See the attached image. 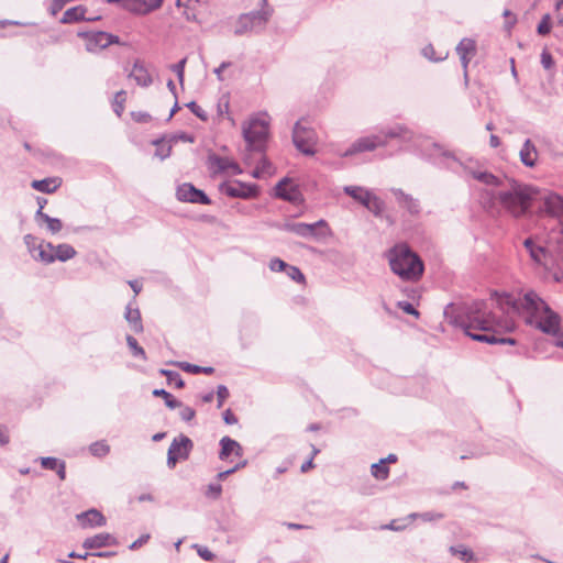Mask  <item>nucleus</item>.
Instances as JSON below:
<instances>
[{
  "label": "nucleus",
  "mask_w": 563,
  "mask_h": 563,
  "mask_svg": "<svg viewBox=\"0 0 563 563\" xmlns=\"http://www.w3.org/2000/svg\"><path fill=\"white\" fill-rule=\"evenodd\" d=\"M510 314L554 340L563 334L561 316L533 289L521 290L518 296L494 290L489 300L452 301L443 310L444 319L452 327L463 330L474 341L490 345L517 344L516 339L506 335L517 328Z\"/></svg>",
  "instance_id": "obj_1"
},
{
  "label": "nucleus",
  "mask_w": 563,
  "mask_h": 563,
  "mask_svg": "<svg viewBox=\"0 0 563 563\" xmlns=\"http://www.w3.org/2000/svg\"><path fill=\"white\" fill-rule=\"evenodd\" d=\"M343 192L351 197L354 201L358 202L364 208H369L368 201L372 199L374 192L365 187L355 186V185H346L343 187Z\"/></svg>",
  "instance_id": "obj_22"
},
{
  "label": "nucleus",
  "mask_w": 563,
  "mask_h": 563,
  "mask_svg": "<svg viewBox=\"0 0 563 563\" xmlns=\"http://www.w3.org/2000/svg\"><path fill=\"white\" fill-rule=\"evenodd\" d=\"M416 518H420L424 522H431L443 519L444 515L442 512L437 511L412 512L407 516L406 520L412 521Z\"/></svg>",
  "instance_id": "obj_41"
},
{
  "label": "nucleus",
  "mask_w": 563,
  "mask_h": 563,
  "mask_svg": "<svg viewBox=\"0 0 563 563\" xmlns=\"http://www.w3.org/2000/svg\"><path fill=\"white\" fill-rule=\"evenodd\" d=\"M219 459L221 461H230L231 455L241 457L244 453L243 446L229 435H224L219 441Z\"/></svg>",
  "instance_id": "obj_19"
},
{
  "label": "nucleus",
  "mask_w": 563,
  "mask_h": 563,
  "mask_svg": "<svg viewBox=\"0 0 563 563\" xmlns=\"http://www.w3.org/2000/svg\"><path fill=\"white\" fill-rule=\"evenodd\" d=\"M133 303H135V297L133 298L132 301H130L126 305L125 311H124V319L128 321V323L130 324L133 332L139 334V333L143 332L144 327H143V322H142L141 311L137 307L133 308Z\"/></svg>",
  "instance_id": "obj_25"
},
{
  "label": "nucleus",
  "mask_w": 563,
  "mask_h": 563,
  "mask_svg": "<svg viewBox=\"0 0 563 563\" xmlns=\"http://www.w3.org/2000/svg\"><path fill=\"white\" fill-rule=\"evenodd\" d=\"M218 190L229 198L255 199L261 195L260 185L240 179L223 180L218 185Z\"/></svg>",
  "instance_id": "obj_12"
},
{
  "label": "nucleus",
  "mask_w": 563,
  "mask_h": 563,
  "mask_svg": "<svg viewBox=\"0 0 563 563\" xmlns=\"http://www.w3.org/2000/svg\"><path fill=\"white\" fill-rule=\"evenodd\" d=\"M451 551L453 554L460 556V559L465 563H471L475 561V554L473 550L465 548L463 545L451 547Z\"/></svg>",
  "instance_id": "obj_43"
},
{
  "label": "nucleus",
  "mask_w": 563,
  "mask_h": 563,
  "mask_svg": "<svg viewBox=\"0 0 563 563\" xmlns=\"http://www.w3.org/2000/svg\"><path fill=\"white\" fill-rule=\"evenodd\" d=\"M194 449V441L185 434L175 437L167 451V466L173 470L180 461L189 459Z\"/></svg>",
  "instance_id": "obj_13"
},
{
  "label": "nucleus",
  "mask_w": 563,
  "mask_h": 563,
  "mask_svg": "<svg viewBox=\"0 0 563 563\" xmlns=\"http://www.w3.org/2000/svg\"><path fill=\"white\" fill-rule=\"evenodd\" d=\"M179 408H180V411H179L180 419L187 423H190L196 417V410L194 408H191L190 406H185L184 404Z\"/></svg>",
  "instance_id": "obj_57"
},
{
  "label": "nucleus",
  "mask_w": 563,
  "mask_h": 563,
  "mask_svg": "<svg viewBox=\"0 0 563 563\" xmlns=\"http://www.w3.org/2000/svg\"><path fill=\"white\" fill-rule=\"evenodd\" d=\"M520 162L528 168H533L538 162V150L530 139H526L519 152Z\"/></svg>",
  "instance_id": "obj_26"
},
{
  "label": "nucleus",
  "mask_w": 563,
  "mask_h": 563,
  "mask_svg": "<svg viewBox=\"0 0 563 563\" xmlns=\"http://www.w3.org/2000/svg\"><path fill=\"white\" fill-rule=\"evenodd\" d=\"M222 419L225 424L232 426L238 423L239 419L232 409L228 408L222 412Z\"/></svg>",
  "instance_id": "obj_63"
},
{
  "label": "nucleus",
  "mask_w": 563,
  "mask_h": 563,
  "mask_svg": "<svg viewBox=\"0 0 563 563\" xmlns=\"http://www.w3.org/2000/svg\"><path fill=\"white\" fill-rule=\"evenodd\" d=\"M34 220L37 223V225H40V227L43 223H45L47 227V230L52 234H56L63 229V222L59 218L51 217L41 210H36L35 214H34Z\"/></svg>",
  "instance_id": "obj_29"
},
{
  "label": "nucleus",
  "mask_w": 563,
  "mask_h": 563,
  "mask_svg": "<svg viewBox=\"0 0 563 563\" xmlns=\"http://www.w3.org/2000/svg\"><path fill=\"white\" fill-rule=\"evenodd\" d=\"M151 144L156 147L154 155L161 161L168 158L172 154V145L168 143L167 134H163L151 141Z\"/></svg>",
  "instance_id": "obj_33"
},
{
  "label": "nucleus",
  "mask_w": 563,
  "mask_h": 563,
  "mask_svg": "<svg viewBox=\"0 0 563 563\" xmlns=\"http://www.w3.org/2000/svg\"><path fill=\"white\" fill-rule=\"evenodd\" d=\"M77 36L85 40L86 51L97 54L111 45H124L121 37L106 31H78Z\"/></svg>",
  "instance_id": "obj_10"
},
{
  "label": "nucleus",
  "mask_w": 563,
  "mask_h": 563,
  "mask_svg": "<svg viewBox=\"0 0 563 563\" xmlns=\"http://www.w3.org/2000/svg\"><path fill=\"white\" fill-rule=\"evenodd\" d=\"M460 168L463 169V172L470 177H472V172L478 173L482 170L479 162L472 157H468L466 161L462 159V165Z\"/></svg>",
  "instance_id": "obj_48"
},
{
  "label": "nucleus",
  "mask_w": 563,
  "mask_h": 563,
  "mask_svg": "<svg viewBox=\"0 0 563 563\" xmlns=\"http://www.w3.org/2000/svg\"><path fill=\"white\" fill-rule=\"evenodd\" d=\"M166 383L168 386H173L176 389H183L186 386L185 380L177 371H173V373L168 375V380Z\"/></svg>",
  "instance_id": "obj_55"
},
{
  "label": "nucleus",
  "mask_w": 563,
  "mask_h": 563,
  "mask_svg": "<svg viewBox=\"0 0 563 563\" xmlns=\"http://www.w3.org/2000/svg\"><path fill=\"white\" fill-rule=\"evenodd\" d=\"M185 107L189 109V111L196 115L198 119H200L203 122H207L209 119L208 113L195 101L191 100L187 103H185Z\"/></svg>",
  "instance_id": "obj_49"
},
{
  "label": "nucleus",
  "mask_w": 563,
  "mask_h": 563,
  "mask_svg": "<svg viewBox=\"0 0 563 563\" xmlns=\"http://www.w3.org/2000/svg\"><path fill=\"white\" fill-rule=\"evenodd\" d=\"M62 185V180L58 177H46L43 179H34L31 183V187L43 194H53L55 192L59 186Z\"/></svg>",
  "instance_id": "obj_30"
},
{
  "label": "nucleus",
  "mask_w": 563,
  "mask_h": 563,
  "mask_svg": "<svg viewBox=\"0 0 563 563\" xmlns=\"http://www.w3.org/2000/svg\"><path fill=\"white\" fill-rule=\"evenodd\" d=\"M457 55H471L475 56L477 52V45L475 40L464 37L460 41V43L455 47Z\"/></svg>",
  "instance_id": "obj_37"
},
{
  "label": "nucleus",
  "mask_w": 563,
  "mask_h": 563,
  "mask_svg": "<svg viewBox=\"0 0 563 563\" xmlns=\"http://www.w3.org/2000/svg\"><path fill=\"white\" fill-rule=\"evenodd\" d=\"M36 240H37V238L31 233L25 234L23 238L24 244L26 245V247L32 256L37 255V253H38V245L37 246L35 245Z\"/></svg>",
  "instance_id": "obj_61"
},
{
  "label": "nucleus",
  "mask_w": 563,
  "mask_h": 563,
  "mask_svg": "<svg viewBox=\"0 0 563 563\" xmlns=\"http://www.w3.org/2000/svg\"><path fill=\"white\" fill-rule=\"evenodd\" d=\"M118 539L108 532H101L84 540L82 548L86 550H100L107 547H117Z\"/></svg>",
  "instance_id": "obj_20"
},
{
  "label": "nucleus",
  "mask_w": 563,
  "mask_h": 563,
  "mask_svg": "<svg viewBox=\"0 0 563 563\" xmlns=\"http://www.w3.org/2000/svg\"><path fill=\"white\" fill-rule=\"evenodd\" d=\"M64 462L65 461H63L58 457H55V456L40 457V464H41L42 468L46 470V471L55 472Z\"/></svg>",
  "instance_id": "obj_46"
},
{
  "label": "nucleus",
  "mask_w": 563,
  "mask_h": 563,
  "mask_svg": "<svg viewBox=\"0 0 563 563\" xmlns=\"http://www.w3.org/2000/svg\"><path fill=\"white\" fill-rule=\"evenodd\" d=\"M288 266L289 264L279 257H274L269 262V269L272 272L284 273L285 271H287Z\"/></svg>",
  "instance_id": "obj_58"
},
{
  "label": "nucleus",
  "mask_w": 563,
  "mask_h": 563,
  "mask_svg": "<svg viewBox=\"0 0 563 563\" xmlns=\"http://www.w3.org/2000/svg\"><path fill=\"white\" fill-rule=\"evenodd\" d=\"M422 157L438 168L460 174L462 158L455 152L445 148L439 142H432L429 147L422 152Z\"/></svg>",
  "instance_id": "obj_7"
},
{
  "label": "nucleus",
  "mask_w": 563,
  "mask_h": 563,
  "mask_svg": "<svg viewBox=\"0 0 563 563\" xmlns=\"http://www.w3.org/2000/svg\"><path fill=\"white\" fill-rule=\"evenodd\" d=\"M87 8L82 4L71 7L67 9L62 19L59 20L63 24H73L86 20Z\"/></svg>",
  "instance_id": "obj_32"
},
{
  "label": "nucleus",
  "mask_w": 563,
  "mask_h": 563,
  "mask_svg": "<svg viewBox=\"0 0 563 563\" xmlns=\"http://www.w3.org/2000/svg\"><path fill=\"white\" fill-rule=\"evenodd\" d=\"M271 228H274L279 231L294 233L300 238L308 239V229L306 222H278L272 221L268 223Z\"/></svg>",
  "instance_id": "obj_23"
},
{
  "label": "nucleus",
  "mask_w": 563,
  "mask_h": 563,
  "mask_svg": "<svg viewBox=\"0 0 563 563\" xmlns=\"http://www.w3.org/2000/svg\"><path fill=\"white\" fill-rule=\"evenodd\" d=\"M242 135L247 151L265 153L269 137L268 122L260 117H254L243 125Z\"/></svg>",
  "instance_id": "obj_6"
},
{
  "label": "nucleus",
  "mask_w": 563,
  "mask_h": 563,
  "mask_svg": "<svg viewBox=\"0 0 563 563\" xmlns=\"http://www.w3.org/2000/svg\"><path fill=\"white\" fill-rule=\"evenodd\" d=\"M390 468L385 461L379 460L371 465V474L378 481H385L389 477Z\"/></svg>",
  "instance_id": "obj_38"
},
{
  "label": "nucleus",
  "mask_w": 563,
  "mask_h": 563,
  "mask_svg": "<svg viewBox=\"0 0 563 563\" xmlns=\"http://www.w3.org/2000/svg\"><path fill=\"white\" fill-rule=\"evenodd\" d=\"M125 100H126V91L125 90H119L115 92L113 102H112V108H113V112L118 117H121L124 111Z\"/></svg>",
  "instance_id": "obj_44"
},
{
  "label": "nucleus",
  "mask_w": 563,
  "mask_h": 563,
  "mask_svg": "<svg viewBox=\"0 0 563 563\" xmlns=\"http://www.w3.org/2000/svg\"><path fill=\"white\" fill-rule=\"evenodd\" d=\"M286 275L294 280L297 284H305L306 283V276L301 272V269L297 266L290 265L288 266L287 271H285Z\"/></svg>",
  "instance_id": "obj_50"
},
{
  "label": "nucleus",
  "mask_w": 563,
  "mask_h": 563,
  "mask_svg": "<svg viewBox=\"0 0 563 563\" xmlns=\"http://www.w3.org/2000/svg\"><path fill=\"white\" fill-rule=\"evenodd\" d=\"M76 520L82 529L103 527L107 518L97 508H90L76 515Z\"/></svg>",
  "instance_id": "obj_18"
},
{
  "label": "nucleus",
  "mask_w": 563,
  "mask_h": 563,
  "mask_svg": "<svg viewBox=\"0 0 563 563\" xmlns=\"http://www.w3.org/2000/svg\"><path fill=\"white\" fill-rule=\"evenodd\" d=\"M391 192L394 194L398 205L406 209L411 216H418L420 213L421 208L418 199L413 198L409 194H406L400 188H393Z\"/></svg>",
  "instance_id": "obj_21"
},
{
  "label": "nucleus",
  "mask_w": 563,
  "mask_h": 563,
  "mask_svg": "<svg viewBox=\"0 0 563 563\" xmlns=\"http://www.w3.org/2000/svg\"><path fill=\"white\" fill-rule=\"evenodd\" d=\"M217 400H218V408H221L224 404V401L229 398L230 391L229 388L225 385H218L217 386Z\"/></svg>",
  "instance_id": "obj_59"
},
{
  "label": "nucleus",
  "mask_w": 563,
  "mask_h": 563,
  "mask_svg": "<svg viewBox=\"0 0 563 563\" xmlns=\"http://www.w3.org/2000/svg\"><path fill=\"white\" fill-rule=\"evenodd\" d=\"M273 13L274 9L253 10L251 12L241 13L235 22L234 35L242 36L249 32L261 33L265 30Z\"/></svg>",
  "instance_id": "obj_8"
},
{
  "label": "nucleus",
  "mask_w": 563,
  "mask_h": 563,
  "mask_svg": "<svg viewBox=\"0 0 563 563\" xmlns=\"http://www.w3.org/2000/svg\"><path fill=\"white\" fill-rule=\"evenodd\" d=\"M269 195L275 199L289 202L294 206H301L306 202V198L299 185L289 176L280 178L272 188Z\"/></svg>",
  "instance_id": "obj_11"
},
{
  "label": "nucleus",
  "mask_w": 563,
  "mask_h": 563,
  "mask_svg": "<svg viewBox=\"0 0 563 563\" xmlns=\"http://www.w3.org/2000/svg\"><path fill=\"white\" fill-rule=\"evenodd\" d=\"M131 118L137 123H148L153 120L152 115L145 111H132Z\"/></svg>",
  "instance_id": "obj_62"
},
{
  "label": "nucleus",
  "mask_w": 563,
  "mask_h": 563,
  "mask_svg": "<svg viewBox=\"0 0 563 563\" xmlns=\"http://www.w3.org/2000/svg\"><path fill=\"white\" fill-rule=\"evenodd\" d=\"M273 168L272 162L267 156L263 155L257 162L255 168L251 172V176L256 179H262L265 175H272Z\"/></svg>",
  "instance_id": "obj_35"
},
{
  "label": "nucleus",
  "mask_w": 563,
  "mask_h": 563,
  "mask_svg": "<svg viewBox=\"0 0 563 563\" xmlns=\"http://www.w3.org/2000/svg\"><path fill=\"white\" fill-rule=\"evenodd\" d=\"M397 307L406 314L413 316L417 319L420 317L419 310L410 301L400 300L397 302Z\"/></svg>",
  "instance_id": "obj_54"
},
{
  "label": "nucleus",
  "mask_w": 563,
  "mask_h": 563,
  "mask_svg": "<svg viewBox=\"0 0 563 563\" xmlns=\"http://www.w3.org/2000/svg\"><path fill=\"white\" fill-rule=\"evenodd\" d=\"M150 538H151V536L148 533L140 536L135 541H133L129 545V549L131 551H135V550L140 549L141 547H143L145 543L148 542Z\"/></svg>",
  "instance_id": "obj_64"
},
{
  "label": "nucleus",
  "mask_w": 563,
  "mask_h": 563,
  "mask_svg": "<svg viewBox=\"0 0 563 563\" xmlns=\"http://www.w3.org/2000/svg\"><path fill=\"white\" fill-rule=\"evenodd\" d=\"M191 548L195 549L199 558L206 562H212L216 559V554L206 545L195 543Z\"/></svg>",
  "instance_id": "obj_51"
},
{
  "label": "nucleus",
  "mask_w": 563,
  "mask_h": 563,
  "mask_svg": "<svg viewBox=\"0 0 563 563\" xmlns=\"http://www.w3.org/2000/svg\"><path fill=\"white\" fill-rule=\"evenodd\" d=\"M422 55L431 62H441L446 58V55L437 56L432 44H428L422 48Z\"/></svg>",
  "instance_id": "obj_56"
},
{
  "label": "nucleus",
  "mask_w": 563,
  "mask_h": 563,
  "mask_svg": "<svg viewBox=\"0 0 563 563\" xmlns=\"http://www.w3.org/2000/svg\"><path fill=\"white\" fill-rule=\"evenodd\" d=\"M167 364L177 366L181 371L192 375H212L216 372V368L212 366H200L189 362L169 361Z\"/></svg>",
  "instance_id": "obj_31"
},
{
  "label": "nucleus",
  "mask_w": 563,
  "mask_h": 563,
  "mask_svg": "<svg viewBox=\"0 0 563 563\" xmlns=\"http://www.w3.org/2000/svg\"><path fill=\"white\" fill-rule=\"evenodd\" d=\"M308 239H314L317 241L324 239L332 234L331 228L327 220L319 219L313 223H307Z\"/></svg>",
  "instance_id": "obj_28"
},
{
  "label": "nucleus",
  "mask_w": 563,
  "mask_h": 563,
  "mask_svg": "<svg viewBox=\"0 0 563 563\" xmlns=\"http://www.w3.org/2000/svg\"><path fill=\"white\" fill-rule=\"evenodd\" d=\"M523 246L529 253L531 260L539 265L542 264L543 258L549 254L548 249L538 244L531 236L523 241Z\"/></svg>",
  "instance_id": "obj_27"
},
{
  "label": "nucleus",
  "mask_w": 563,
  "mask_h": 563,
  "mask_svg": "<svg viewBox=\"0 0 563 563\" xmlns=\"http://www.w3.org/2000/svg\"><path fill=\"white\" fill-rule=\"evenodd\" d=\"M89 452L96 457H104L110 452V445L106 440H100L89 445Z\"/></svg>",
  "instance_id": "obj_42"
},
{
  "label": "nucleus",
  "mask_w": 563,
  "mask_h": 563,
  "mask_svg": "<svg viewBox=\"0 0 563 563\" xmlns=\"http://www.w3.org/2000/svg\"><path fill=\"white\" fill-rule=\"evenodd\" d=\"M541 65L547 70L552 69L555 65L554 57L547 48H544L541 53Z\"/></svg>",
  "instance_id": "obj_60"
},
{
  "label": "nucleus",
  "mask_w": 563,
  "mask_h": 563,
  "mask_svg": "<svg viewBox=\"0 0 563 563\" xmlns=\"http://www.w3.org/2000/svg\"><path fill=\"white\" fill-rule=\"evenodd\" d=\"M418 139L417 134L407 125L396 123L382 129L377 134L356 139L347 148L340 153V156L346 158L360 153L373 152L380 146H385L388 140L417 144Z\"/></svg>",
  "instance_id": "obj_3"
},
{
  "label": "nucleus",
  "mask_w": 563,
  "mask_h": 563,
  "mask_svg": "<svg viewBox=\"0 0 563 563\" xmlns=\"http://www.w3.org/2000/svg\"><path fill=\"white\" fill-rule=\"evenodd\" d=\"M539 211L549 218V243L555 244L559 251L563 250V197L555 192L545 195L540 205Z\"/></svg>",
  "instance_id": "obj_5"
},
{
  "label": "nucleus",
  "mask_w": 563,
  "mask_h": 563,
  "mask_svg": "<svg viewBox=\"0 0 563 563\" xmlns=\"http://www.w3.org/2000/svg\"><path fill=\"white\" fill-rule=\"evenodd\" d=\"M553 27L552 16L550 13H545L542 15L541 20L537 24L536 32L539 36H547L551 33Z\"/></svg>",
  "instance_id": "obj_40"
},
{
  "label": "nucleus",
  "mask_w": 563,
  "mask_h": 563,
  "mask_svg": "<svg viewBox=\"0 0 563 563\" xmlns=\"http://www.w3.org/2000/svg\"><path fill=\"white\" fill-rule=\"evenodd\" d=\"M369 208H366L369 212H372L375 217H380L385 211V202L375 194L372 199H369L368 205Z\"/></svg>",
  "instance_id": "obj_45"
},
{
  "label": "nucleus",
  "mask_w": 563,
  "mask_h": 563,
  "mask_svg": "<svg viewBox=\"0 0 563 563\" xmlns=\"http://www.w3.org/2000/svg\"><path fill=\"white\" fill-rule=\"evenodd\" d=\"M532 200L533 188L516 179H510L509 188L497 194L490 189H483L479 194V202L486 212L490 214L498 212V205H500L516 218L529 213Z\"/></svg>",
  "instance_id": "obj_2"
},
{
  "label": "nucleus",
  "mask_w": 563,
  "mask_h": 563,
  "mask_svg": "<svg viewBox=\"0 0 563 563\" xmlns=\"http://www.w3.org/2000/svg\"><path fill=\"white\" fill-rule=\"evenodd\" d=\"M221 494L222 485L220 483H210L205 490V496L211 500L219 499Z\"/></svg>",
  "instance_id": "obj_52"
},
{
  "label": "nucleus",
  "mask_w": 563,
  "mask_h": 563,
  "mask_svg": "<svg viewBox=\"0 0 563 563\" xmlns=\"http://www.w3.org/2000/svg\"><path fill=\"white\" fill-rule=\"evenodd\" d=\"M472 178L486 186L501 187L504 185L498 176L487 169H482L478 173L472 172Z\"/></svg>",
  "instance_id": "obj_34"
},
{
  "label": "nucleus",
  "mask_w": 563,
  "mask_h": 563,
  "mask_svg": "<svg viewBox=\"0 0 563 563\" xmlns=\"http://www.w3.org/2000/svg\"><path fill=\"white\" fill-rule=\"evenodd\" d=\"M168 143L172 145L178 141L186 142V143H194L196 137L194 134L179 131L172 134H167Z\"/></svg>",
  "instance_id": "obj_47"
},
{
  "label": "nucleus",
  "mask_w": 563,
  "mask_h": 563,
  "mask_svg": "<svg viewBox=\"0 0 563 563\" xmlns=\"http://www.w3.org/2000/svg\"><path fill=\"white\" fill-rule=\"evenodd\" d=\"M232 158L227 156H220L212 150L208 151L206 165L209 170L210 177L214 178L218 175H224L229 173Z\"/></svg>",
  "instance_id": "obj_17"
},
{
  "label": "nucleus",
  "mask_w": 563,
  "mask_h": 563,
  "mask_svg": "<svg viewBox=\"0 0 563 563\" xmlns=\"http://www.w3.org/2000/svg\"><path fill=\"white\" fill-rule=\"evenodd\" d=\"M153 397L162 398L164 404L169 409H176L183 406V402L178 400L172 393L167 391L164 388H155L152 391Z\"/></svg>",
  "instance_id": "obj_36"
},
{
  "label": "nucleus",
  "mask_w": 563,
  "mask_h": 563,
  "mask_svg": "<svg viewBox=\"0 0 563 563\" xmlns=\"http://www.w3.org/2000/svg\"><path fill=\"white\" fill-rule=\"evenodd\" d=\"M106 2L136 15H146L159 9L164 0H106Z\"/></svg>",
  "instance_id": "obj_15"
},
{
  "label": "nucleus",
  "mask_w": 563,
  "mask_h": 563,
  "mask_svg": "<svg viewBox=\"0 0 563 563\" xmlns=\"http://www.w3.org/2000/svg\"><path fill=\"white\" fill-rule=\"evenodd\" d=\"M390 271L404 282H419L424 273L420 255L406 242H399L385 252Z\"/></svg>",
  "instance_id": "obj_4"
},
{
  "label": "nucleus",
  "mask_w": 563,
  "mask_h": 563,
  "mask_svg": "<svg viewBox=\"0 0 563 563\" xmlns=\"http://www.w3.org/2000/svg\"><path fill=\"white\" fill-rule=\"evenodd\" d=\"M186 63H187V58L184 57L170 66V69L176 74L177 79L180 82V85L184 84Z\"/></svg>",
  "instance_id": "obj_53"
},
{
  "label": "nucleus",
  "mask_w": 563,
  "mask_h": 563,
  "mask_svg": "<svg viewBox=\"0 0 563 563\" xmlns=\"http://www.w3.org/2000/svg\"><path fill=\"white\" fill-rule=\"evenodd\" d=\"M125 341L134 357L141 358L143 361L147 360L145 350L139 344L137 340L133 335L126 334Z\"/></svg>",
  "instance_id": "obj_39"
},
{
  "label": "nucleus",
  "mask_w": 563,
  "mask_h": 563,
  "mask_svg": "<svg viewBox=\"0 0 563 563\" xmlns=\"http://www.w3.org/2000/svg\"><path fill=\"white\" fill-rule=\"evenodd\" d=\"M176 198L186 203L208 206L212 203L208 194L191 183H184L176 188Z\"/></svg>",
  "instance_id": "obj_16"
},
{
  "label": "nucleus",
  "mask_w": 563,
  "mask_h": 563,
  "mask_svg": "<svg viewBox=\"0 0 563 563\" xmlns=\"http://www.w3.org/2000/svg\"><path fill=\"white\" fill-rule=\"evenodd\" d=\"M76 254V250L70 244L62 243L55 246L52 242L42 241L38 244V253L33 255V258L48 265L56 261L65 263L74 258Z\"/></svg>",
  "instance_id": "obj_9"
},
{
  "label": "nucleus",
  "mask_w": 563,
  "mask_h": 563,
  "mask_svg": "<svg viewBox=\"0 0 563 563\" xmlns=\"http://www.w3.org/2000/svg\"><path fill=\"white\" fill-rule=\"evenodd\" d=\"M129 77L133 78L135 82L141 87H148L153 82L152 76L150 75L147 68L140 58H136L134 60L133 69L129 74Z\"/></svg>",
  "instance_id": "obj_24"
},
{
  "label": "nucleus",
  "mask_w": 563,
  "mask_h": 563,
  "mask_svg": "<svg viewBox=\"0 0 563 563\" xmlns=\"http://www.w3.org/2000/svg\"><path fill=\"white\" fill-rule=\"evenodd\" d=\"M314 132L310 128L302 125V119L298 120L292 128V144L298 152L306 156H313L316 148L312 143Z\"/></svg>",
  "instance_id": "obj_14"
}]
</instances>
